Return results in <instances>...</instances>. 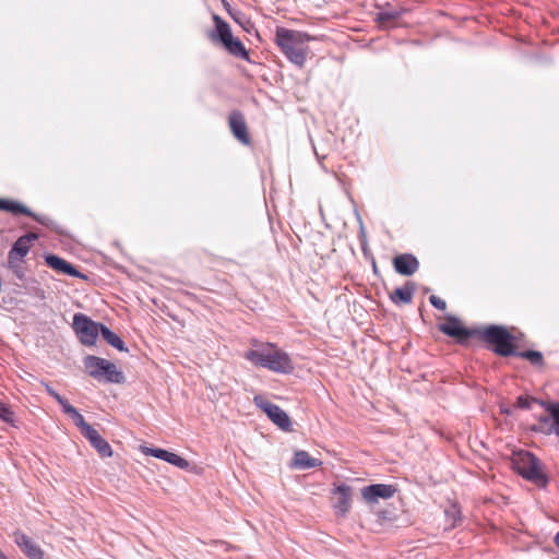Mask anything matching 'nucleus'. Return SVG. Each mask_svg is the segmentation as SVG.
I'll use <instances>...</instances> for the list:
<instances>
[{"mask_svg": "<svg viewBox=\"0 0 559 559\" xmlns=\"http://www.w3.org/2000/svg\"><path fill=\"white\" fill-rule=\"evenodd\" d=\"M310 39L312 37L306 33L284 27H277L275 32L276 44L288 60L298 67H302L306 62L309 51L307 43Z\"/></svg>", "mask_w": 559, "mask_h": 559, "instance_id": "nucleus-1", "label": "nucleus"}, {"mask_svg": "<svg viewBox=\"0 0 559 559\" xmlns=\"http://www.w3.org/2000/svg\"><path fill=\"white\" fill-rule=\"evenodd\" d=\"M246 358L254 365L274 372L289 373L294 368L289 356L272 344H267L260 349L248 350Z\"/></svg>", "mask_w": 559, "mask_h": 559, "instance_id": "nucleus-2", "label": "nucleus"}, {"mask_svg": "<svg viewBox=\"0 0 559 559\" xmlns=\"http://www.w3.org/2000/svg\"><path fill=\"white\" fill-rule=\"evenodd\" d=\"M477 337L489 344L499 356L509 357L518 355L513 335L501 325H489L478 329Z\"/></svg>", "mask_w": 559, "mask_h": 559, "instance_id": "nucleus-3", "label": "nucleus"}, {"mask_svg": "<svg viewBox=\"0 0 559 559\" xmlns=\"http://www.w3.org/2000/svg\"><path fill=\"white\" fill-rule=\"evenodd\" d=\"M84 367L88 374L98 380L111 383H122L124 376L119 371L114 362L107 359L88 355L84 358Z\"/></svg>", "mask_w": 559, "mask_h": 559, "instance_id": "nucleus-4", "label": "nucleus"}, {"mask_svg": "<svg viewBox=\"0 0 559 559\" xmlns=\"http://www.w3.org/2000/svg\"><path fill=\"white\" fill-rule=\"evenodd\" d=\"M103 325L83 313H75L73 317V329L81 343L87 346L95 344Z\"/></svg>", "mask_w": 559, "mask_h": 559, "instance_id": "nucleus-5", "label": "nucleus"}, {"mask_svg": "<svg viewBox=\"0 0 559 559\" xmlns=\"http://www.w3.org/2000/svg\"><path fill=\"white\" fill-rule=\"evenodd\" d=\"M519 474L538 487H546L548 478L539 466V461L530 452L521 456V463L518 466Z\"/></svg>", "mask_w": 559, "mask_h": 559, "instance_id": "nucleus-6", "label": "nucleus"}, {"mask_svg": "<svg viewBox=\"0 0 559 559\" xmlns=\"http://www.w3.org/2000/svg\"><path fill=\"white\" fill-rule=\"evenodd\" d=\"M253 401L255 405L259 408H261L267 415V417L282 430H292V423L289 416L280 406L271 403L262 395H255Z\"/></svg>", "mask_w": 559, "mask_h": 559, "instance_id": "nucleus-7", "label": "nucleus"}, {"mask_svg": "<svg viewBox=\"0 0 559 559\" xmlns=\"http://www.w3.org/2000/svg\"><path fill=\"white\" fill-rule=\"evenodd\" d=\"M440 331L448 336L454 337L460 343L466 342L473 336H477L478 329H467L462 325L461 321L455 317H448L447 322L440 324Z\"/></svg>", "mask_w": 559, "mask_h": 559, "instance_id": "nucleus-8", "label": "nucleus"}, {"mask_svg": "<svg viewBox=\"0 0 559 559\" xmlns=\"http://www.w3.org/2000/svg\"><path fill=\"white\" fill-rule=\"evenodd\" d=\"M228 126L233 135L243 145H250L251 139L248 132L245 116L239 110H233L228 116Z\"/></svg>", "mask_w": 559, "mask_h": 559, "instance_id": "nucleus-9", "label": "nucleus"}, {"mask_svg": "<svg viewBox=\"0 0 559 559\" xmlns=\"http://www.w3.org/2000/svg\"><path fill=\"white\" fill-rule=\"evenodd\" d=\"M395 492L396 488L386 484L369 485L361 489V496L368 503H377L379 499H390Z\"/></svg>", "mask_w": 559, "mask_h": 559, "instance_id": "nucleus-10", "label": "nucleus"}, {"mask_svg": "<svg viewBox=\"0 0 559 559\" xmlns=\"http://www.w3.org/2000/svg\"><path fill=\"white\" fill-rule=\"evenodd\" d=\"M14 542L20 547V549L27 556L29 559H41L44 556L40 547L27 535L15 532L14 533Z\"/></svg>", "mask_w": 559, "mask_h": 559, "instance_id": "nucleus-11", "label": "nucleus"}, {"mask_svg": "<svg viewBox=\"0 0 559 559\" xmlns=\"http://www.w3.org/2000/svg\"><path fill=\"white\" fill-rule=\"evenodd\" d=\"M393 266L399 274L411 276L418 270L419 262L413 254L403 253L393 259Z\"/></svg>", "mask_w": 559, "mask_h": 559, "instance_id": "nucleus-12", "label": "nucleus"}, {"mask_svg": "<svg viewBox=\"0 0 559 559\" xmlns=\"http://www.w3.org/2000/svg\"><path fill=\"white\" fill-rule=\"evenodd\" d=\"M213 21L215 23V28L209 33V38L212 41H218L224 46L234 37L230 26L217 14H213Z\"/></svg>", "mask_w": 559, "mask_h": 559, "instance_id": "nucleus-13", "label": "nucleus"}, {"mask_svg": "<svg viewBox=\"0 0 559 559\" xmlns=\"http://www.w3.org/2000/svg\"><path fill=\"white\" fill-rule=\"evenodd\" d=\"M45 261L49 267L62 274H67L79 278L84 277V275L79 270H76L74 265H72L71 263H69L68 261L58 255L47 254L45 257Z\"/></svg>", "mask_w": 559, "mask_h": 559, "instance_id": "nucleus-14", "label": "nucleus"}, {"mask_svg": "<svg viewBox=\"0 0 559 559\" xmlns=\"http://www.w3.org/2000/svg\"><path fill=\"white\" fill-rule=\"evenodd\" d=\"M0 211H5L15 215L23 214L33 217L40 224H46L44 217L36 215L27 206L14 200L0 199Z\"/></svg>", "mask_w": 559, "mask_h": 559, "instance_id": "nucleus-15", "label": "nucleus"}, {"mask_svg": "<svg viewBox=\"0 0 559 559\" xmlns=\"http://www.w3.org/2000/svg\"><path fill=\"white\" fill-rule=\"evenodd\" d=\"M37 236L34 234L24 235L20 237L12 246L9 251V261L13 263L15 260L24 258L29 251V242L36 239Z\"/></svg>", "mask_w": 559, "mask_h": 559, "instance_id": "nucleus-16", "label": "nucleus"}, {"mask_svg": "<svg viewBox=\"0 0 559 559\" xmlns=\"http://www.w3.org/2000/svg\"><path fill=\"white\" fill-rule=\"evenodd\" d=\"M84 437L90 441L91 445L99 453L102 457H110L112 450L109 443L94 428L87 430Z\"/></svg>", "mask_w": 559, "mask_h": 559, "instance_id": "nucleus-17", "label": "nucleus"}, {"mask_svg": "<svg viewBox=\"0 0 559 559\" xmlns=\"http://www.w3.org/2000/svg\"><path fill=\"white\" fill-rule=\"evenodd\" d=\"M416 290V284L414 282H406L403 287L395 288L390 293V299L395 305H407L413 300L414 293Z\"/></svg>", "mask_w": 559, "mask_h": 559, "instance_id": "nucleus-18", "label": "nucleus"}, {"mask_svg": "<svg viewBox=\"0 0 559 559\" xmlns=\"http://www.w3.org/2000/svg\"><path fill=\"white\" fill-rule=\"evenodd\" d=\"M334 495L337 496L334 508L336 509L337 513L344 515L350 508L352 488L345 484H342L334 489Z\"/></svg>", "mask_w": 559, "mask_h": 559, "instance_id": "nucleus-19", "label": "nucleus"}, {"mask_svg": "<svg viewBox=\"0 0 559 559\" xmlns=\"http://www.w3.org/2000/svg\"><path fill=\"white\" fill-rule=\"evenodd\" d=\"M321 464L322 462L320 460L311 457L307 451L300 450L295 452L293 467L308 469L318 467Z\"/></svg>", "mask_w": 559, "mask_h": 559, "instance_id": "nucleus-20", "label": "nucleus"}, {"mask_svg": "<svg viewBox=\"0 0 559 559\" xmlns=\"http://www.w3.org/2000/svg\"><path fill=\"white\" fill-rule=\"evenodd\" d=\"M62 409L67 415H69L73 419L75 426L81 429L83 436L85 435V432H87V430H91L93 428L90 424L85 421L84 417L79 413V411L69 402H67L62 406Z\"/></svg>", "mask_w": 559, "mask_h": 559, "instance_id": "nucleus-21", "label": "nucleus"}, {"mask_svg": "<svg viewBox=\"0 0 559 559\" xmlns=\"http://www.w3.org/2000/svg\"><path fill=\"white\" fill-rule=\"evenodd\" d=\"M230 55L249 60V53L243 44L236 37H233L223 46Z\"/></svg>", "mask_w": 559, "mask_h": 559, "instance_id": "nucleus-22", "label": "nucleus"}, {"mask_svg": "<svg viewBox=\"0 0 559 559\" xmlns=\"http://www.w3.org/2000/svg\"><path fill=\"white\" fill-rule=\"evenodd\" d=\"M532 430L535 432H540V433L547 435V436L554 433L555 429L552 426V417H551L550 413L540 415L538 417V424L534 425L532 427Z\"/></svg>", "mask_w": 559, "mask_h": 559, "instance_id": "nucleus-23", "label": "nucleus"}, {"mask_svg": "<svg viewBox=\"0 0 559 559\" xmlns=\"http://www.w3.org/2000/svg\"><path fill=\"white\" fill-rule=\"evenodd\" d=\"M102 337L112 347L120 352L127 350L123 341L106 325L102 326Z\"/></svg>", "mask_w": 559, "mask_h": 559, "instance_id": "nucleus-24", "label": "nucleus"}, {"mask_svg": "<svg viewBox=\"0 0 559 559\" xmlns=\"http://www.w3.org/2000/svg\"><path fill=\"white\" fill-rule=\"evenodd\" d=\"M538 404L543 406L547 413H550L555 429L554 433L559 436V403L538 401Z\"/></svg>", "mask_w": 559, "mask_h": 559, "instance_id": "nucleus-25", "label": "nucleus"}, {"mask_svg": "<svg viewBox=\"0 0 559 559\" xmlns=\"http://www.w3.org/2000/svg\"><path fill=\"white\" fill-rule=\"evenodd\" d=\"M521 358H524L528 360L531 364L535 366H543L544 364V357L540 352L537 350H524V352H518V355Z\"/></svg>", "mask_w": 559, "mask_h": 559, "instance_id": "nucleus-26", "label": "nucleus"}, {"mask_svg": "<svg viewBox=\"0 0 559 559\" xmlns=\"http://www.w3.org/2000/svg\"><path fill=\"white\" fill-rule=\"evenodd\" d=\"M144 453L151 454L154 457L164 460L170 464H175V453L163 450V449H148L146 448Z\"/></svg>", "mask_w": 559, "mask_h": 559, "instance_id": "nucleus-27", "label": "nucleus"}, {"mask_svg": "<svg viewBox=\"0 0 559 559\" xmlns=\"http://www.w3.org/2000/svg\"><path fill=\"white\" fill-rule=\"evenodd\" d=\"M177 468L183 469L188 473L200 474L202 472V467L198 466L195 463L190 462L179 455H177Z\"/></svg>", "mask_w": 559, "mask_h": 559, "instance_id": "nucleus-28", "label": "nucleus"}, {"mask_svg": "<svg viewBox=\"0 0 559 559\" xmlns=\"http://www.w3.org/2000/svg\"><path fill=\"white\" fill-rule=\"evenodd\" d=\"M0 419L7 424L14 425V414L4 403L0 401Z\"/></svg>", "mask_w": 559, "mask_h": 559, "instance_id": "nucleus-29", "label": "nucleus"}, {"mask_svg": "<svg viewBox=\"0 0 559 559\" xmlns=\"http://www.w3.org/2000/svg\"><path fill=\"white\" fill-rule=\"evenodd\" d=\"M538 399L536 397H526V396H519L516 400V406L519 408L528 409L531 408L532 403L538 404Z\"/></svg>", "mask_w": 559, "mask_h": 559, "instance_id": "nucleus-30", "label": "nucleus"}, {"mask_svg": "<svg viewBox=\"0 0 559 559\" xmlns=\"http://www.w3.org/2000/svg\"><path fill=\"white\" fill-rule=\"evenodd\" d=\"M46 392L53 397L61 406H63L68 401L62 397L59 393H57L49 384L44 383Z\"/></svg>", "mask_w": 559, "mask_h": 559, "instance_id": "nucleus-31", "label": "nucleus"}, {"mask_svg": "<svg viewBox=\"0 0 559 559\" xmlns=\"http://www.w3.org/2000/svg\"><path fill=\"white\" fill-rule=\"evenodd\" d=\"M399 16L397 12H382L378 16V21L381 25H384L385 22L394 21Z\"/></svg>", "mask_w": 559, "mask_h": 559, "instance_id": "nucleus-32", "label": "nucleus"}, {"mask_svg": "<svg viewBox=\"0 0 559 559\" xmlns=\"http://www.w3.org/2000/svg\"><path fill=\"white\" fill-rule=\"evenodd\" d=\"M429 301H430V304L435 308H437L439 310H445L447 309V302L443 299H441L440 297L436 296V295H431L429 297Z\"/></svg>", "mask_w": 559, "mask_h": 559, "instance_id": "nucleus-33", "label": "nucleus"}, {"mask_svg": "<svg viewBox=\"0 0 559 559\" xmlns=\"http://www.w3.org/2000/svg\"><path fill=\"white\" fill-rule=\"evenodd\" d=\"M36 295L40 298H45V294L43 289L36 288Z\"/></svg>", "mask_w": 559, "mask_h": 559, "instance_id": "nucleus-34", "label": "nucleus"}, {"mask_svg": "<svg viewBox=\"0 0 559 559\" xmlns=\"http://www.w3.org/2000/svg\"><path fill=\"white\" fill-rule=\"evenodd\" d=\"M554 542L559 546V532L556 534Z\"/></svg>", "mask_w": 559, "mask_h": 559, "instance_id": "nucleus-35", "label": "nucleus"}, {"mask_svg": "<svg viewBox=\"0 0 559 559\" xmlns=\"http://www.w3.org/2000/svg\"><path fill=\"white\" fill-rule=\"evenodd\" d=\"M0 559H9L3 551L0 549Z\"/></svg>", "mask_w": 559, "mask_h": 559, "instance_id": "nucleus-36", "label": "nucleus"}, {"mask_svg": "<svg viewBox=\"0 0 559 559\" xmlns=\"http://www.w3.org/2000/svg\"><path fill=\"white\" fill-rule=\"evenodd\" d=\"M234 19H235V22L240 23V17H235V16H234Z\"/></svg>", "mask_w": 559, "mask_h": 559, "instance_id": "nucleus-37", "label": "nucleus"}, {"mask_svg": "<svg viewBox=\"0 0 559 559\" xmlns=\"http://www.w3.org/2000/svg\"><path fill=\"white\" fill-rule=\"evenodd\" d=\"M234 19H235V22L240 23V17H235V16H234Z\"/></svg>", "mask_w": 559, "mask_h": 559, "instance_id": "nucleus-38", "label": "nucleus"}, {"mask_svg": "<svg viewBox=\"0 0 559 559\" xmlns=\"http://www.w3.org/2000/svg\"><path fill=\"white\" fill-rule=\"evenodd\" d=\"M16 275L21 278L22 275H21V272H16Z\"/></svg>", "mask_w": 559, "mask_h": 559, "instance_id": "nucleus-39", "label": "nucleus"}, {"mask_svg": "<svg viewBox=\"0 0 559 559\" xmlns=\"http://www.w3.org/2000/svg\"><path fill=\"white\" fill-rule=\"evenodd\" d=\"M555 559H559V557L555 558Z\"/></svg>", "mask_w": 559, "mask_h": 559, "instance_id": "nucleus-40", "label": "nucleus"}]
</instances>
